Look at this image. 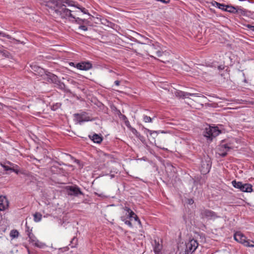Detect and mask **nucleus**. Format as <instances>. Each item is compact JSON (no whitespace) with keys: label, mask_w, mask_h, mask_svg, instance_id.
<instances>
[{"label":"nucleus","mask_w":254,"mask_h":254,"mask_svg":"<svg viewBox=\"0 0 254 254\" xmlns=\"http://www.w3.org/2000/svg\"><path fill=\"white\" fill-rule=\"evenodd\" d=\"M4 33L2 32H0V35L2 36V37H4Z\"/></svg>","instance_id":"79ce46f5"},{"label":"nucleus","mask_w":254,"mask_h":254,"mask_svg":"<svg viewBox=\"0 0 254 254\" xmlns=\"http://www.w3.org/2000/svg\"><path fill=\"white\" fill-rule=\"evenodd\" d=\"M128 213V217L129 218H132L135 215V214L132 211H130Z\"/></svg>","instance_id":"c85d7f7f"},{"label":"nucleus","mask_w":254,"mask_h":254,"mask_svg":"<svg viewBox=\"0 0 254 254\" xmlns=\"http://www.w3.org/2000/svg\"><path fill=\"white\" fill-rule=\"evenodd\" d=\"M28 236L29 238V242L30 243L33 244L36 240H37L36 237L32 233H30Z\"/></svg>","instance_id":"aec40b11"},{"label":"nucleus","mask_w":254,"mask_h":254,"mask_svg":"<svg viewBox=\"0 0 254 254\" xmlns=\"http://www.w3.org/2000/svg\"><path fill=\"white\" fill-rule=\"evenodd\" d=\"M244 26L249 28L250 30L252 31H254V26H253L251 24H245Z\"/></svg>","instance_id":"a878e982"},{"label":"nucleus","mask_w":254,"mask_h":254,"mask_svg":"<svg viewBox=\"0 0 254 254\" xmlns=\"http://www.w3.org/2000/svg\"><path fill=\"white\" fill-rule=\"evenodd\" d=\"M34 220L36 222L40 221L42 219V214L40 213L36 212L34 215Z\"/></svg>","instance_id":"f3484780"},{"label":"nucleus","mask_w":254,"mask_h":254,"mask_svg":"<svg viewBox=\"0 0 254 254\" xmlns=\"http://www.w3.org/2000/svg\"><path fill=\"white\" fill-rule=\"evenodd\" d=\"M57 78H58L57 76H56V75H54V74H52V76L51 77L52 80H53V81H56L57 80Z\"/></svg>","instance_id":"473e14b6"},{"label":"nucleus","mask_w":254,"mask_h":254,"mask_svg":"<svg viewBox=\"0 0 254 254\" xmlns=\"http://www.w3.org/2000/svg\"><path fill=\"white\" fill-rule=\"evenodd\" d=\"M149 133V134L151 135L153 134H156V135H157L158 132L157 131H154V130H148V131Z\"/></svg>","instance_id":"2f4dec72"},{"label":"nucleus","mask_w":254,"mask_h":254,"mask_svg":"<svg viewBox=\"0 0 254 254\" xmlns=\"http://www.w3.org/2000/svg\"><path fill=\"white\" fill-rule=\"evenodd\" d=\"M189 252H187V251H185L184 253H183V254H189Z\"/></svg>","instance_id":"c03bdc74"},{"label":"nucleus","mask_w":254,"mask_h":254,"mask_svg":"<svg viewBox=\"0 0 254 254\" xmlns=\"http://www.w3.org/2000/svg\"><path fill=\"white\" fill-rule=\"evenodd\" d=\"M245 246L254 248V241L247 240V243Z\"/></svg>","instance_id":"412c9836"},{"label":"nucleus","mask_w":254,"mask_h":254,"mask_svg":"<svg viewBox=\"0 0 254 254\" xmlns=\"http://www.w3.org/2000/svg\"><path fill=\"white\" fill-rule=\"evenodd\" d=\"M35 246L39 248H43L45 246V245L40 242L38 240H36L33 244Z\"/></svg>","instance_id":"6ab92c4d"},{"label":"nucleus","mask_w":254,"mask_h":254,"mask_svg":"<svg viewBox=\"0 0 254 254\" xmlns=\"http://www.w3.org/2000/svg\"><path fill=\"white\" fill-rule=\"evenodd\" d=\"M133 218L134 219L135 221L138 222L139 225H141L140 220L139 219L138 216L136 214L133 216Z\"/></svg>","instance_id":"cd10ccee"},{"label":"nucleus","mask_w":254,"mask_h":254,"mask_svg":"<svg viewBox=\"0 0 254 254\" xmlns=\"http://www.w3.org/2000/svg\"><path fill=\"white\" fill-rule=\"evenodd\" d=\"M9 53L5 50H1L0 53V56L1 57H8Z\"/></svg>","instance_id":"4be33fe9"},{"label":"nucleus","mask_w":254,"mask_h":254,"mask_svg":"<svg viewBox=\"0 0 254 254\" xmlns=\"http://www.w3.org/2000/svg\"><path fill=\"white\" fill-rule=\"evenodd\" d=\"M131 131L133 133V134H136V135H137V134L138 133V132H137V131L134 129V128H132L131 129Z\"/></svg>","instance_id":"f704fd0d"},{"label":"nucleus","mask_w":254,"mask_h":254,"mask_svg":"<svg viewBox=\"0 0 254 254\" xmlns=\"http://www.w3.org/2000/svg\"><path fill=\"white\" fill-rule=\"evenodd\" d=\"M200 214L202 218L208 219L215 218L217 217L215 212L207 209H202L200 212Z\"/></svg>","instance_id":"1a4fd4ad"},{"label":"nucleus","mask_w":254,"mask_h":254,"mask_svg":"<svg viewBox=\"0 0 254 254\" xmlns=\"http://www.w3.org/2000/svg\"><path fill=\"white\" fill-rule=\"evenodd\" d=\"M124 209L127 212H129L130 211H131V210L128 207H125L124 208Z\"/></svg>","instance_id":"c9c22d12"},{"label":"nucleus","mask_w":254,"mask_h":254,"mask_svg":"<svg viewBox=\"0 0 254 254\" xmlns=\"http://www.w3.org/2000/svg\"><path fill=\"white\" fill-rule=\"evenodd\" d=\"M11 171L15 172L17 174H18L19 173V171L18 170L15 169L14 166L13 167H12Z\"/></svg>","instance_id":"72a5a7b5"},{"label":"nucleus","mask_w":254,"mask_h":254,"mask_svg":"<svg viewBox=\"0 0 254 254\" xmlns=\"http://www.w3.org/2000/svg\"><path fill=\"white\" fill-rule=\"evenodd\" d=\"M75 67L82 70H88L92 68V64L89 62H83L76 64Z\"/></svg>","instance_id":"6e6552de"},{"label":"nucleus","mask_w":254,"mask_h":254,"mask_svg":"<svg viewBox=\"0 0 254 254\" xmlns=\"http://www.w3.org/2000/svg\"><path fill=\"white\" fill-rule=\"evenodd\" d=\"M147 52L148 54L152 57H154L153 55H155L158 57H161L162 54L161 47L158 43L152 44L149 45L147 48Z\"/></svg>","instance_id":"f03ea898"},{"label":"nucleus","mask_w":254,"mask_h":254,"mask_svg":"<svg viewBox=\"0 0 254 254\" xmlns=\"http://www.w3.org/2000/svg\"><path fill=\"white\" fill-rule=\"evenodd\" d=\"M225 11H227V12H229L232 13H235L237 12H239V13H240L242 15L245 14V11H244L242 9H240L239 11L236 9V7H235L233 6H231V5H227L226 8H225Z\"/></svg>","instance_id":"ddd939ff"},{"label":"nucleus","mask_w":254,"mask_h":254,"mask_svg":"<svg viewBox=\"0 0 254 254\" xmlns=\"http://www.w3.org/2000/svg\"><path fill=\"white\" fill-rule=\"evenodd\" d=\"M226 6L227 5L221 3V5L219 7V8L222 10L225 11V8H226Z\"/></svg>","instance_id":"c756f323"},{"label":"nucleus","mask_w":254,"mask_h":254,"mask_svg":"<svg viewBox=\"0 0 254 254\" xmlns=\"http://www.w3.org/2000/svg\"><path fill=\"white\" fill-rule=\"evenodd\" d=\"M234 239L238 242L242 244L245 246L247 239V237L241 232H237L234 236Z\"/></svg>","instance_id":"9d476101"},{"label":"nucleus","mask_w":254,"mask_h":254,"mask_svg":"<svg viewBox=\"0 0 254 254\" xmlns=\"http://www.w3.org/2000/svg\"><path fill=\"white\" fill-rule=\"evenodd\" d=\"M211 166V162L210 158L207 157L204 159L202 160L201 162L200 172L203 174H206L208 173Z\"/></svg>","instance_id":"39448f33"},{"label":"nucleus","mask_w":254,"mask_h":254,"mask_svg":"<svg viewBox=\"0 0 254 254\" xmlns=\"http://www.w3.org/2000/svg\"><path fill=\"white\" fill-rule=\"evenodd\" d=\"M221 148L224 151L225 150V152H222V153H219V155L222 157H225L226 155H227V151L229 150L230 149V147H228L227 145H223L221 146Z\"/></svg>","instance_id":"dca6fc26"},{"label":"nucleus","mask_w":254,"mask_h":254,"mask_svg":"<svg viewBox=\"0 0 254 254\" xmlns=\"http://www.w3.org/2000/svg\"><path fill=\"white\" fill-rule=\"evenodd\" d=\"M121 220L123 221H124L126 225H128L129 227H132V225L131 223L130 222V221L126 220L125 217H121Z\"/></svg>","instance_id":"5701e85b"},{"label":"nucleus","mask_w":254,"mask_h":254,"mask_svg":"<svg viewBox=\"0 0 254 254\" xmlns=\"http://www.w3.org/2000/svg\"><path fill=\"white\" fill-rule=\"evenodd\" d=\"M76 117V120L77 123L81 124L83 122H87L90 120L89 117L84 116L83 115L76 114L74 115Z\"/></svg>","instance_id":"4468645a"},{"label":"nucleus","mask_w":254,"mask_h":254,"mask_svg":"<svg viewBox=\"0 0 254 254\" xmlns=\"http://www.w3.org/2000/svg\"><path fill=\"white\" fill-rule=\"evenodd\" d=\"M19 235V232L16 230H12L10 231V236L12 238H17Z\"/></svg>","instance_id":"a211bd4d"},{"label":"nucleus","mask_w":254,"mask_h":254,"mask_svg":"<svg viewBox=\"0 0 254 254\" xmlns=\"http://www.w3.org/2000/svg\"><path fill=\"white\" fill-rule=\"evenodd\" d=\"M69 65L71 66H74V67H75V66H76V64L75 65V64L72 62L70 63Z\"/></svg>","instance_id":"ea45409f"},{"label":"nucleus","mask_w":254,"mask_h":254,"mask_svg":"<svg viewBox=\"0 0 254 254\" xmlns=\"http://www.w3.org/2000/svg\"><path fill=\"white\" fill-rule=\"evenodd\" d=\"M232 186L243 192H251L253 191L252 186L250 184H243L241 182L234 180L232 182Z\"/></svg>","instance_id":"7ed1b4c3"},{"label":"nucleus","mask_w":254,"mask_h":254,"mask_svg":"<svg viewBox=\"0 0 254 254\" xmlns=\"http://www.w3.org/2000/svg\"><path fill=\"white\" fill-rule=\"evenodd\" d=\"M129 124V122L128 121L126 122V125L128 127V125Z\"/></svg>","instance_id":"a19ab883"},{"label":"nucleus","mask_w":254,"mask_h":254,"mask_svg":"<svg viewBox=\"0 0 254 254\" xmlns=\"http://www.w3.org/2000/svg\"><path fill=\"white\" fill-rule=\"evenodd\" d=\"M220 133V131L217 127L209 126L208 128H205L204 131V136L211 140L213 137L219 135Z\"/></svg>","instance_id":"20e7f679"},{"label":"nucleus","mask_w":254,"mask_h":254,"mask_svg":"<svg viewBox=\"0 0 254 254\" xmlns=\"http://www.w3.org/2000/svg\"><path fill=\"white\" fill-rule=\"evenodd\" d=\"M66 189L68 191V194L70 195L78 196L79 194H83L80 189L76 186H68Z\"/></svg>","instance_id":"0eeeda50"},{"label":"nucleus","mask_w":254,"mask_h":254,"mask_svg":"<svg viewBox=\"0 0 254 254\" xmlns=\"http://www.w3.org/2000/svg\"><path fill=\"white\" fill-rule=\"evenodd\" d=\"M8 163L10 165H13L12 163H11L10 162H8Z\"/></svg>","instance_id":"a18cd8bd"},{"label":"nucleus","mask_w":254,"mask_h":254,"mask_svg":"<svg viewBox=\"0 0 254 254\" xmlns=\"http://www.w3.org/2000/svg\"><path fill=\"white\" fill-rule=\"evenodd\" d=\"M143 121L145 123H150L152 122V119L147 116H144L143 117Z\"/></svg>","instance_id":"b1692460"},{"label":"nucleus","mask_w":254,"mask_h":254,"mask_svg":"<svg viewBox=\"0 0 254 254\" xmlns=\"http://www.w3.org/2000/svg\"><path fill=\"white\" fill-rule=\"evenodd\" d=\"M81 10L82 12H83L84 13H87V10L85 9V8H83L81 9Z\"/></svg>","instance_id":"4c0bfd02"},{"label":"nucleus","mask_w":254,"mask_h":254,"mask_svg":"<svg viewBox=\"0 0 254 254\" xmlns=\"http://www.w3.org/2000/svg\"><path fill=\"white\" fill-rule=\"evenodd\" d=\"M224 66H222V65H220V66H219L218 67V68L219 69H221V70H222V69H224Z\"/></svg>","instance_id":"58836bf2"},{"label":"nucleus","mask_w":254,"mask_h":254,"mask_svg":"<svg viewBox=\"0 0 254 254\" xmlns=\"http://www.w3.org/2000/svg\"><path fill=\"white\" fill-rule=\"evenodd\" d=\"M79 29L83 30V31H87V28L86 26L84 25H80L79 26Z\"/></svg>","instance_id":"7c9ffc66"},{"label":"nucleus","mask_w":254,"mask_h":254,"mask_svg":"<svg viewBox=\"0 0 254 254\" xmlns=\"http://www.w3.org/2000/svg\"><path fill=\"white\" fill-rule=\"evenodd\" d=\"M175 95L177 97L183 98H188L189 96H196V97L199 96V94H198V93H190L185 92L182 91H176L175 92Z\"/></svg>","instance_id":"f8f14e48"},{"label":"nucleus","mask_w":254,"mask_h":254,"mask_svg":"<svg viewBox=\"0 0 254 254\" xmlns=\"http://www.w3.org/2000/svg\"><path fill=\"white\" fill-rule=\"evenodd\" d=\"M91 139H92V140H93V141L94 142L97 143H100L102 141V137L100 136V135H99L97 134H94L92 136V138Z\"/></svg>","instance_id":"2eb2a0df"},{"label":"nucleus","mask_w":254,"mask_h":254,"mask_svg":"<svg viewBox=\"0 0 254 254\" xmlns=\"http://www.w3.org/2000/svg\"><path fill=\"white\" fill-rule=\"evenodd\" d=\"M42 1L45 6L50 8L54 9L59 7L61 9V11L66 16L74 19L75 18V16L71 13V10L65 7L66 6H73V1L71 0H42Z\"/></svg>","instance_id":"f257e3e1"},{"label":"nucleus","mask_w":254,"mask_h":254,"mask_svg":"<svg viewBox=\"0 0 254 254\" xmlns=\"http://www.w3.org/2000/svg\"><path fill=\"white\" fill-rule=\"evenodd\" d=\"M115 84L117 86H119L120 85V81H119V80H116L115 81Z\"/></svg>","instance_id":"e433bc0d"},{"label":"nucleus","mask_w":254,"mask_h":254,"mask_svg":"<svg viewBox=\"0 0 254 254\" xmlns=\"http://www.w3.org/2000/svg\"><path fill=\"white\" fill-rule=\"evenodd\" d=\"M212 4L215 7H218L219 8V7L221 5V3L216 1H213L212 2Z\"/></svg>","instance_id":"bb28decb"},{"label":"nucleus","mask_w":254,"mask_h":254,"mask_svg":"<svg viewBox=\"0 0 254 254\" xmlns=\"http://www.w3.org/2000/svg\"><path fill=\"white\" fill-rule=\"evenodd\" d=\"M198 246L197 241L193 239H191L186 244V251L190 253L194 252Z\"/></svg>","instance_id":"423d86ee"},{"label":"nucleus","mask_w":254,"mask_h":254,"mask_svg":"<svg viewBox=\"0 0 254 254\" xmlns=\"http://www.w3.org/2000/svg\"><path fill=\"white\" fill-rule=\"evenodd\" d=\"M0 165L4 168L5 171H11L12 167H10L7 165L2 164L1 163L0 164Z\"/></svg>","instance_id":"393cba45"},{"label":"nucleus","mask_w":254,"mask_h":254,"mask_svg":"<svg viewBox=\"0 0 254 254\" xmlns=\"http://www.w3.org/2000/svg\"><path fill=\"white\" fill-rule=\"evenodd\" d=\"M9 206V202L7 198L3 195L0 196V211L7 209Z\"/></svg>","instance_id":"9b49d317"},{"label":"nucleus","mask_w":254,"mask_h":254,"mask_svg":"<svg viewBox=\"0 0 254 254\" xmlns=\"http://www.w3.org/2000/svg\"><path fill=\"white\" fill-rule=\"evenodd\" d=\"M76 241H77V240L74 238L72 239L71 242H73V241L76 242Z\"/></svg>","instance_id":"37998d69"}]
</instances>
